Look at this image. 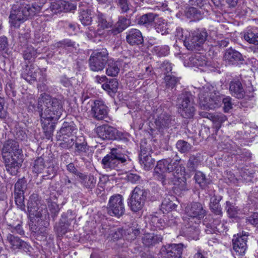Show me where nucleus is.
<instances>
[{
    "instance_id": "1",
    "label": "nucleus",
    "mask_w": 258,
    "mask_h": 258,
    "mask_svg": "<svg viewBox=\"0 0 258 258\" xmlns=\"http://www.w3.org/2000/svg\"><path fill=\"white\" fill-rule=\"evenodd\" d=\"M208 91L201 93L199 97V104L204 109H213L218 107L221 102L224 104L223 109L225 112H228L232 108L233 104L231 98L227 96L223 98L219 92L216 91L212 86L207 88Z\"/></svg>"
},
{
    "instance_id": "2",
    "label": "nucleus",
    "mask_w": 258,
    "mask_h": 258,
    "mask_svg": "<svg viewBox=\"0 0 258 258\" xmlns=\"http://www.w3.org/2000/svg\"><path fill=\"white\" fill-rule=\"evenodd\" d=\"M45 0H36L31 6L25 4H22L17 8L13 7L10 15V22L15 27H18L29 17L40 12Z\"/></svg>"
},
{
    "instance_id": "3",
    "label": "nucleus",
    "mask_w": 258,
    "mask_h": 258,
    "mask_svg": "<svg viewBox=\"0 0 258 258\" xmlns=\"http://www.w3.org/2000/svg\"><path fill=\"white\" fill-rule=\"evenodd\" d=\"M122 149L119 146L111 149L110 152L102 159L103 168L107 170H117L121 164L126 161L127 156L125 154V151Z\"/></svg>"
},
{
    "instance_id": "4",
    "label": "nucleus",
    "mask_w": 258,
    "mask_h": 258,
    "mask_svg": "<svg viewBox=\"0 0 258 258\" xmlns=\"http://www.w3.org/2000/svg\"><path fill=\"white\" fill-rule=\"evenodd\" d=\"M150 191L141 185L137 186L132 191L127 200V205L131 210L137 212L145 205Z\"/></svg>"
},
{
    "instance_id": "5",
    "label": "nucleus",
    "mask_w": 258,
    "mask_h": 258,
    "mask_svg": "<svg viewBox=\"0 0 258 258\" xmlns=\"http://www.w3.org/2000/svg\"><path fill=\"white\" fill-rule=\"evenodd\" d=\"M108 58V53L105 48L93 51L89 59L90 70L93 72L102 71L105 68Z\"/></svg>"
},
{
    "instance_id": "6",
    "label": "nucleus",
    "mask_w": 258,
    "mask_h": 258,
    "mask_svg": "<svg viewBox=\"0 0 258 258\" xmlns=\"http://www.w3.org/2000/svg\"><path fill=\"white\" fill-rule=\"evenodd\" d=\"M61 107L62 106L57 99H52L46 94H41L39 98L37 105L38 112L57 113L60 111Z\"/></svg>"
},
{
    "instance_id": "7",
    "label": "nucleus",
    "mask_w": 258,
    "mask_h": 258,
    "mask_svg": "<svg viewBox=\"0 0 258 258\" xmlns=\"http://www.w3.org/2000/svg\"><path fill=\"white\" fill-rule=\"evenodd\" d=\"M96 133L98 137L102 140H118L124 142L128 141L124 134L108 125L98 126L96 128Z\"/></svg>"
},
{
    "instance_id": "8",
    "label": "nucleus",
    "mask_w": 258,
    "mask_h": 258,
    "mask_svg": "<svg viewBox=\"0 0 258 258\" xmlns=\"http://www.w3.org/2000/svg\"><path fill=\"white\" fill-rule=\"evenodd\" d=\"M181 208L184 211L185 214L189 217L188 220H194L195 223L201 222L206 214V211L204 209L202 204L199 202H193L187 205L181 204Z\"/></svg>"
},
{
    "instance_id": "9",
    "label": "nucleus",
    "mask_w": 258,
    "mask_h": 258,
    "mask_svg": "<svg viewBox=\"0 0 258 258\" xmlns=\"http://www.w3.org/2000/svg\"><path fill=\"white\" fill-rule=\"evenodd\" d=\"M107 213L111 216L120 217L125 212L123 198L120 194H115L110 197L107 207Z\"/></svg>"
},
{
    "instance_id": "10",
    "label": "nucleus",
    "mask_w": 258,
    "mask_h": 258,
    "mask_svg": "<svg viewBox=\"0 0 258 258\" xmlns=\"http://www.w3.org/2000/svg\"><path fill=\"white\" fill-rule=\"evenodd\" d=\"M164 166L165 171L168 173H172L170 176L168 177V183L171 185H174L172 187L173 190L175 189L176 184L177 182V159H167L159 161Z\"/></svg>"
},
{
    "instance_id": "11",
    "label": "nucleus",
    "mask_w": 258,
    "mask_h": 258,
    "mask_svg": "<svg viewBox=\"0 0 258 258\" xmlns=\"http://www.w3.org/2000/svg\"><path fill=\"white\" fill-rule=\"evenodd\" d=\"M2 158L7 171L12 175H16L19 169L22 166L23 162V156L18 157L4 155Z\"/></svg>"
},
{
    "instance_id": "12",
    "label": "nucleus",
    "mask_w": 258,
    "mask_h": 258,
    "mask_svg": "<svg viewBox=\"0 0 258 258\" xmlns=\"http://www.w3.org/2000/svg\"><path fill=\"white\" fill-rule=\"evenodd\" d=\"M1 154L3 156H24L22 150L19 143L15 140H8L5 141L1 150Z\"/></svg>"
},
{
    "instance_id": "13",
    "label": "nucleus",
    "mask_w": 258,
    "mask_h": 258,
    "mask_svg": "<svg viewBox=\"0 0 258 258\" xmlns=\"http://www.w3.org/2000/svg\"><path fill=\"white\" fill-rule=\"evenodd\" d=\"M45 70H41L35 64H31L30 66L27 65L26 68L25 79L29 83H32V82L36 81L37 78L40 76L38 80L41 81L45 77Z\"/></svg>"
},
{
    "instance_id": "14",
    "label": "nucleus",
    "mask_w": 258,
    "mask_h": 258,
    "mask_svg": "<svg viewBox=\"0 0 258 258\" xmlns=\"http://www.w3.org/2000/svg\"><path fill=\"white\" fill-rule=\"evenodd\" d=\"M74 154L76 156H80L84 161L86 160L85 157L89 150V147L85 137L80 136L75 139Z\"/></svg>"
},
{
    "instance_id": "15",
    "label": "nucleus",
    "mask_w": 258,
    "mask_h": 258,
    "mask_svg": "<svg viewBox=\"0 0 258 258\" xmlns=\"http://www.w3.org/2000/svg\"><path fill=\"white\" fill-rule=\"evenodd\" d=\"M247 235H240L237 234V236H234V238L232 239L233 242V249L234 250L233 254L236 256L243 255L247 249Z\"/></svg>"
},
{
    "instance_id": "16",
    "label": "nucleus",
    "mask_w": 258,
    "mask_h": 258,
    "mask_svg": "<svg viewBox=\"0 0 258 258\" xmlns=\"http://www.w3.org/2000/svg\"><path fill=\"white\" fill-rule=\"evenodd\" d=\"M38 195L37 194H32L27 203V210L30 216H33L37 218H41L42 217V210L39 208Z\"/></svg>"
},
{
    "instance_id": "17",
    "label": "nucleus",
    "mask_w": 258,
    "mask_h": 258,
    "mask_svg": "<svg viewBox=\"0 0 258 258\" xmlns=\"http://www.w3.org/2000/svg\"><path fill=\"white\" fill-rule=\"evenodd\" d=\"M225 62L231 65H238L243 63L244 59L242 54L231 48L226 49L224 55Z\"/></svg>"
},
{
    "instance_id": "18",
    "label": "nucleus",
    "mask_w": 258,
    "mask_h": 258,
    "mask_svg": "<svg viewBox=\"0 0 258 258\" xmlns=\"http://www.w3.org/2000/svg\"><path fill=\"white\" fill-rule=\"evenodd\" d=\"M7 240L10 244L11 247L14 249H19L26 252L30 251V245L18 236L9 234L7 235Z\"/></svg>"
},
{
    "instance_id": "19",
    "label": "nucleus",
    "mask_w": 258,
    "mask_h": 258,
    "mask_svg": "<svg viewBox=\"0 0 258 258\" xmlns=\"http://www.w3.org/2000/svg\"><path fill=\"white\" fill-rule=\"evenodd\" d=\"M178 108L182 109L184 113H194L195 111L194 106L193 97L189 92L185 91L182 94V101Z\"/></svg>"
},
{
    "instance_id": "20",
    "label": "nucleus",
    "mask_w": 258,
    "mask_h": 258,
    "mask_svg": "<svg viewBox=\"0 0 258 258\" xmlns=\"http://www.w3.org/2000/svg\"><path fill=\"white\" fill-rule=\"evenodd\" d=\"M208 36L207 32L205 29H198L192 33L191 39V45L195 48L200 47L205 42Z\"/></svg>"
},
{
    "instance_id": "21",
    "label": "nucleus",
    "mask_w": 258,
    "mask_h": 258,
    "mask_svg": "<svg viewBox=\"0 0 258 258\" xmlns=\"http://www.w3.org/2000/svg\"><path fill=\"white\" fill-rule=\"evenodd\" d=\"M88 113H107L109 111L108 107L102 100H96L89 101L87 104Z\"/></svg>"
},
{
    "instance_id": "22",
    "label": "nucleus",
    "mask_w": 258,
    "mask_h": 258,
    "mask_svg": "<svg viewBox=\"0 0 258 258\" xmlns=\"http://www.w3.org/2000/svg\"><path fill=\"white\" fill-rule=\"evenodd\" d=\"M78 179L84 188L92 190L95 187L96 178L91 173H82Z\"/></svg>"
},
{
    "instance_id": "23",
    "label": "nucleus",
    "mask_w": 258,
    "mask_h": 258,
    "mask_svg": "<svg viewBox=\"0 0 258 258\" xmlns=\"http://www.w3.org/2000/svg\"><path fill=\"white\" fill-rule=\"evenodd\" d=\"M164 218L161 217L160 214H156L152 215L149 218V225L150 229L153 230H157L158 229H162L166 225L164 216Z\"/></svg>"
},
{
    "instance_id": "24",
    "label": "nucleus",
    "mask_w": 258,
    "mask_h": 258,
    "mask_svg": "<svg viewBox=\"0 0 258 258\" xmlns=\"http://www.w3.org/2000/svg\"><path fill=\"white\" fill-rule=\"evenodd\" d=\"M163 236L161 234L148 233L144 235L142 237L143 243L147 247H151L161 242Z\"/></svg>"
},
{
    "instance_id": "25",
    "label": "nucleus",
    "mask_w": 258,
    "mask_h": 258,
    "mask_svg": "<svg viewBox=\"0 0 258 258\" xmlns=\"http://www.w3.org/2000/svg\"><path fill=\"white\" fill-rule=\"evenodd\" d=\"M126 39L127 42L131 45L141 44L143 41L141 31L137 29L128 30L126 32Z\"/></svg>"
},
{
    "instance_id": "26",
    "label": "nucleus",
    "mask_w": 258,
    "mask_h": 258,
    "mask_svg": "<svg viewBox=\"0 0 258 258\" xmlns=\"http://www.w3.org/2000/svg\"><path fill=\"white\" fill-rule=\"evenodd\" d=\"M174 201H176L177 198L172 196H167L164 198L162 202L160 209L163 213L165 212L168 213L172 212L173 211H176L177 205Z\"/></svg>"
},
{
    "instance_id": "27",
    "label": "nucleus",
    "mask_w": 258,
    "mask_h": 258,
    "mask_svg": "<svg viewBox=\"0 0 258 258\" xmlns=\"http://www.w3.org/2000/svg\"><path fill=\"white\" fill-rule=\"evenodd\" d=\"M229 91L231 94L236 98L241 99L244 97L245 92L239 80H234L230 82Z\"/></svg>"
},
{
    "instance_id": "28",
    "label": "nucleus",
    "mask_w": 258,
    "mask_h": 258,
    "mask_svg": "<svg viewBox=\"0 0 258 258\" xmlns=\"http://www.w3.org/2000/svg\"><path fill=\"white\" fill-rule=\"evenodd\" d=\"M243 37L249 44L258 45V28H247L244 32Z\"/></svg>"
},
{
    "instance_id": "29",
    "label": "nucleus",
    "mask_w": 258,
    "mask_h": 258,
    "mask_svg": "<svg viewBox=\"0 0 258 258\" xmlns=\"http://www.w3.org/2000/svg\"><path fill=\"white\" fill-rule=\"evenodd\" d=\"M130 25V21L129 19L124 17H119L118 21L115 23L112 28L109 30L111 33L113 35L122 32Z\"/></svg>"
},
{
    "instance_id": "30",
    "label": "nucleus",
    "mask_w": 258,
    "mask_h": 258,
    "mask_svg": "<svg viewBox=\"0 0 258 258\" xmlns=\"http://www.w3.org/2000/svg\"><path fill=\"white\" fill-rule=\"evenodd\" d=\"M194 178L200 187L205 190L208 189L210 185L212 183V180L210 178L207 177L206 175L201 171L196 172Z\"/></svg>"
},
{
    "instance_id": "31",
    "label": "nucleus",
    "mask_w": 258,
    "mask_h": 258,
    "mask_svg": "<svg viewBox=\"0 0 258 258\" xmlns=\"http://www.w3.org/2000/svg\"><path fill=\"white\" fill-rule=\"evenodd\" d=\"M221 200V196H216L214 195L211 198L209 204L210 209L211 212L215 215L220 217H222L223 214L222 208L219 203Z\"/></svg>"
},
{
    "instance_id": "32",
    "label": "nucleus",
    "mask_w": 258,
    "mask_h": 258,
    "mask_svg": "<svg viewBox=\"0 0 258 258\" xmlns=\"http://www.w3.org/2000/svg\"><path fill=\"white\" fill-rule=\"evenodd\" d=\"M40 120L42 127H49L55 125L60 116L57 114H40Z\"/></svg>"
},
{
    "instance_id": "33",
    "label": "nucleus",
    "mask_w": 258,
    "mask_h": 258,
    "mask_svg": "<svg viewBox=\"0 0 258 258\" xmlns=\"http://www.w3.org/2000/svg\"><path fill=\"white\" fill-rule=\"evenodd\" d=\"M203 117L211 119L214 124V127L218 131L221 127V124L224 122L227 117L224 114H203Z\"/></svg>"
},
{
    "instance_id": "34",
    "label": "nucleus",
    "mask_w": 258,
    "mask_h": 258,
    "mask_svg": "<svg viewBox=\"0 0 258 258\" xmlns=\"http://www.w3.org/2000/svg\"><path fill=\"white\" fill-rule=\"evenodd\" d=\"M161 162H157V165L154 168V176L155 179L161 182L163 185L166 184V179L165 175V168L164 165L161 163Z\"/></svg>"
},
{
    "instance_id": "35",
    "label": "nucleus",
    "mask_w": 258,
    "mask_h": 258,
    "mask_svg": "<svg viewBox=\"0 0 258 258\" xmlns=\"http://www.w3.org/2000/svg\"><path fill=\"white\" fill-rule=\"evenodd\" d=\"M225 209L230 218H236L241 213V210L235 204L227 201L225 203Z\"/></svg>"
},
{
    "instance_id": "36",
    "label": "nucleus",
    "mask_w": 258,
    "mask_h": 258,
    "mask_svg": "<svg viewBox=\"0 0 258 258\" xmlns=\"http://www.w3.org/2000/svg\"><path fill=\"white\" fill-rule=\"evenodd\" d=\"M56 140L58 141H60L59 146L64 149H70L75 142V139L76 137H67L64 136L56 135Z\"/></svg>"
},
{
    "instance_id": "37",
    "label": "nucleus",
    "mask_w": 258,
    "mask_h": 258,
    "mask_svg": "<svg viewBox=\"0 0 258 258\" xmlns=\"http://www.w3.org/2000/svg\"><path fill=\"white\" fill-rule=\"evenodd\" d=\"M154 24L156 31L161 35H165L168 33V24L165 20L158 16Z\"/></svg>"
},
{
    "instance_id": "38",
    "label": "nucleus",
    "mask_w": 258,
    "mask_h": 258,
    "mask_svg": "<svg viewBox=\"0 0 258 258\" xmlns=\"http://www.w3.org/2000/svg\"><path fill=\"white\" fill-rule=\"evenodd\" d=\"M217 148L219 150L225 152H237V149H238L235 143L230 140L218 143Z\"/></svg>"
},
{
    "instance_id": "39",
    "label": "nucleus",
    "mask_w": 258,
    "mask_h": 258,
    "mask_svg": "<svg viewBox=\"0 0 258 258\" xmlns=\"http://www.w3.org/2000/svg\"><path fill=\"white\" fill-rule=\"evenodd\" d=\"M216 224L207 223L206 224V228L205 231L207 234L213 233L217 234L218 233H221L226 232L225 226L223 223H219L215 226Z\"/></svg>"
},
{
    "instance_id": "40",
    "label": "nucleus",
    "mask_w": 258,
    "mask_h": 258,
    "mask_svg": "<svg viewBox=\"0 0 258 258\" xmlns=\"http://www.w3.org/2000/svg\"><path fill=\"white\" fill-rule=\"evenodd\" d=\"M77 128L74 125V124H68L64 123L59 131L57 133L56 135L64 136L67 137H74L73 134L76 133Z\"/></svg>"
},
{
    "instance_id": "41",
    "label": "nucleus",
    "mask_w": 258,
    "mask_h": 258,
    "mask_svg": "<svg viewBox=\"0 0 258 258\" xmlns=\"http://www.w3.org/2000/svg\"><path fill=\"white\" fill-rule=\"evenodd\" d=\"M161 250L164 252L166 258H177V244H171L162 247Z\"/></svg>"
},
{
    "instance_id": "42",
    "label": "nucleus",
    "mask_w": 258,
    "mask_h": 258,
    "mask_svg": "<svg viewBox=\"0 0 258 258\" xmlns=\"http://www.w3.org/2000/svg\"><path fill=\"white\" fill-rule=\"evenodd\" d=\"M80 7V13L79 16V20L84 25H89L92 22V14L90 10Z\"/></svg>"
},
{
    "instance_id": "43",
    "label": "nucleus",
    "mask_w": 258,
    "mask_h": 258,
    "mask_svg": "<svg viewBox=\"0 0 258 258\" xmlns=\"http://www.w3.org/2000/svg\"><path fill=\"white\" fill-rule=\"evenodd\" d=\"M158 15L153 13H148L141 16L139 19V23L147 27L152 26L154 24Z\"/></svg>"
},
{
    "instance_id": "44",
    "label": "nucleus",
    "mask_w": 258,
    "mask_h": 258,
    "mask_svg": "<svg viewBox=\"0 0 258 258\" xmlns=\"http://www.w3.org/2000/svg\"><path fill=\"white\" fill-rule=\"evenodd\" d=\"M157 126L159 127H168L170 125V120L167 114H159L155 119V121Z\"/></svg>"
},
{
    "instance_id": "45",
    "label": "nucleus",
    "mask_w": 258,
    "mask_h": 258,
    "mask_svg": "<svg viewBox=\"0 0 258 258\" xmlns=\"http://www.w3.org/2000/svg\"><path fill=\"white\" fill-rule=\"evenodd\" d=\"M186 16L194 20H199L201 17V12L195 7H190L185 11Z\"/></svg>"
},
{
    "instance_id": "46",
    "label": "nucleus",
    "mask_w": 258,
    "mask_h": 258,
    "mask_svg": "<svg viewBox=\"0 0 258 258\" xmlns=\"http://www.w3.org/2000/svg\"><path fill=\"white\" fill-rule=\"evenodd\" d=\"M119 72L118 63L116 62H110L106 70V74L110 77L116 76Z\"/></svg>"
},
{
    "instance_id": "47",
    "label": "nucleus",
    "mask_w": 258,
    "mask_h": 258,
    "mask_svg": "<svg viewBox=\"0 0 258 258\" xmlns=\"http://www.w3.org/2000/svg\"><path fill=\"white\" fill-rule=\"evenodd\" d=\"M7 228L13 233H16L21 235L24 234V231L22 227L20 222H19L18 223L7 224Z\"/></svg>"
},
{
    "instance_id": "48",
    "label": "nucleus",
    "mask_w": 258,
    "mask_h": 258,
    "mask_svg": "<svg viewBox=\"0 0 258 258\" xmlns=\"http://www.w3.org/2000/svg\"><path fill=\"white\" fill-rule=\"evenodd\" d=\"M45 167L44 159L41 156L37 158L33 164V171L35 173H41Z\"/></svg>"
},
{
    "instance_id": "49",
    "label": "nucleus",
    "mask_w": 258,
    "mask_h": 258,
    "mask_svg": "<svg viewBox=\"0 0 258 258\" xmlns=\"http://www.w3.org/2000/svg\"><path fill=\"white\" fill-rule=\"evenodd\" d=\"M140 161L144 165V169L146 170H149L153 167L155 163V160L149 155L140 157Z\"/></svg>"
},
{
    "instance_id": "50",
    "label": "nucleus",
    "mask_w": 258,
    "mask_h": 258,
    "mask_svg": "<svg viewBox=\"0 0 258 258\" xmlns=\"http://www.w3.org/2000/svg\"><path fill=\"white\" fill-rule=\"evenodd\" d=\"M15 202L17 207L22 211L26 212V206L24 202V193L14 194Z\"/></svg>"
},
{
    "instance_id": "51",
    "label": "nucleus",
    "mask_w": 258,
    "mask_h": 258,
    "mask_svg": "<svg viewBox=\"0 0 258 258\" xmlns=\"http://www.w3.org/2000/svg\"><path fill=\"white\" fill-rule=\"evenodd\" d=\"M199 156L198 155L197 156L191 155L190 156L187 164V167L189 171H194L196 170L199 163Z\"/></svg>"
},
{
    "instance_id": "52",
    "label": "nucleus",
    "mask_w": 258,
    "mask_h": 258,
    "mask_svg": "<svg viewBox=\"0 0 258 258\" xmlns=\"http://www.w3.org/2000/svg\"><path fill=\"white\" fill-rule=\"evenodd\" d=\"M48 208L51 213V217L53 220L57 217L59 211L58 205L55 202L48 201Z\"/></svg>"
},
{
    "instance_id": "53",
    "label": "nucleus",
    "mask_w": 258,
    "mask_h": 258,
    "mask_svg": "<svg viewBox=\"0 0 258 258\" xmlns=\"http://www.w3.org/2000/svg\"><path fill=\"white\" fill-rule=\"evenodd\" d=\"M187 231V235L186 237L188 239L195 240H197L198 239V236L199 233V230L192 226L188 221Z\"/></svg>"
},
{
    "instance_id": "54",
    "label": "nucleus",
    "mask_w": 258,
    "mask_h": 258,
    "mask_svg": "<svg viewBox=\"0 0 258 258\" xmlns=\"http://www.w3.org/2000/svg\"><path fill=\"white\" fill-rule=\"evenodd\" d=\"M27 186L26 181L25 179H19L15 184L14 194L24 193Z\"/></svg>"
},
{
    "instance_id": "55",
    "label": "nucleus",
    "mask_w": 258,
    "mask_h": 258,
    "mask_svg": "<svg viewBox=\"0 0 258 258\" xmlns=\"http://www.w3.org/2000/svg\"><path fill=\"white\" fill-rule=\"evenodd\" d=\"M61 3L62 1L61 0H55L54 2H51L49 8L50 11L53 14L59 13L63 12V8H62Z\"/></svg>"
},
{
    "instance_id": "56",
    "label": "nucleus",
    "mask_w": 258,
    "mask_h": 258,
    "mask_svg": "<svg viewBox=\"0 0 258 258\" xmlns=\"http://www.w3.org/2000/svg\"><path fill=\"white\" fill-rule=\"evenodd\" d=\"M37 52L34 48L28 47L24 52V58L25 60H33L37 56Z\"/></svg>"
},
{
    "instance_id": "57",
    "label": "nucleus",
    "mask_w": 258,
    "mask_h": 258,
    "mask_svg": "<svg viewBox=\"0 0 258 258\" xmlns=\"http://www.w3.org/2000/svg\"><path fill=\"white\" fill-rule=\"evenodd\" d=\"M153 52L159 56H165L169 53V47L167 46H156L153 49Z\"/></svg>"
},
{
    "instance_id": "58",
    "label": "nucleus",
    "mask_w": 258,
    "mask_h": 258,
    "mask_svg": "<svg viewBox=\"0 0 258 258\" xmlns=\"http://www.w3.org/2000/svg\"><path fill=\"white\" fill-rule=\"evenodd\" d=\"M70 224L68 221L59 222L58 225L54 227V229L60 234H66L69 229Z\"/></svg>"
},
{
    "instance_id": "59",
    "label": "nucleus",
    "mask_w": 258,
    "mask_h": 258,
    "mask_svg": "<svg viewBox=\"0 0 258 258\" xmlns=\"http://www.w3.org/2000/svg\"><path fill=\"white\" fill-rule=\"evenodd\" d=\"M97 18L98 26L103 29L111 26V24L106 20L104 16L102 13H99L98 14Z\"/></svg>"
},
{
    "instance_id": "60",
    "label": "nucleus",
    "mask_w": 258,
    "mask_h": 258,
    "mask_svg": "<svg viewBox=\"0 0 258 258\" xmlns=\"http://www.w3.org/2000/svg\"><path fill=\"white\" fill-rule=\"evenodd\" d=\"M251 154L248 150L243 149L239 154H237L236 159L241 161H247L250 160Z\"/></svg>"
},
{
    "instance_id": "61",
    "label": "nucleus",
    "mask_w": 258,
    "mask_h": 258,
    "mask_svg": "<svg viewBox=\"0 0 258 258\" xmlns=\"http://www.w3.org/2000/svg\"><path fill=\"white\" fill-rule=\"evenodd\" d=\"M177 212L173 211L172 212L167 213L168 220L166 219V225L169 226L176 225L177 224Z\"/></svg>"
},
{
    "instance_id": "62",
    "label": "nucleus",
    "mask_w": 258,
    "mask_h": 258,
    "mask_svg": "<svg viewBox=\"0 0 258 258\" xmlns=\"http://www.w3.org/2000/svg\"><path fill=\"white\" fill-rule=\"evenodd\" d=\"M191 146L187 142L178 140V151L182 153H187L191 149Z\"/></svg>"
},
{
    "instance_id": "63",
    "label": "nucleus",
    "mask_w": 258,
    "mask_h": 258,
    "mask_svg": "<svg viewBox=\"0 0 258 258\" xmlns=\"http://www.w3.org/2000/svg\"><path fill=\"white\" fill-rule=\"evenodd\" d=\"M140 228H131L127 230V234L126 235V239L128 240H133L140 234Z\"/></svg>"
},
{
    "instance_id": "64",
    "label": "nucleus",
    "mask_w": 258,
    "mask_h": 258,
    "mask_svg": "<svg viewBox=\"0 0 258 258\" xmlns=\"http://www.w3.org/2000/svg\"><path fill=\"white\" fill-rule=\"evenodd\" d=\"M246 222L251 225L258 227V213L255 212L251 214L246 219Z\"/></svg>"
}]
</instances>
